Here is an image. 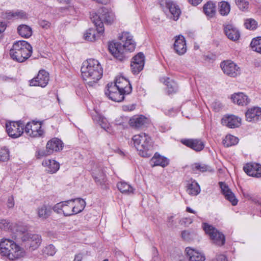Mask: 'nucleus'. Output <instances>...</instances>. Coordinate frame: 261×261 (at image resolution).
<instances>
[{"mask_svg":"<svg viewBox=\"0 0 261 261\" xmlns=\"http://www.w3.org/2000/svg\"><path fill=\"white\" fill-rule=\"evenodd\" d=\"M91 19L94 23L96 29H89L84 34L85 39L94 41L97 38L104 33L103 23L111 24L114 20V15L110 12L108 9L102 7L98 11L97 13L93 14Z\"/></svg>","mask_w":261,"mask_h":261,"instance_id":"f257e3e1","label":"nucleus"},{"mask_svg":"<svg viewBox=\"0 0 261 261\" xmlns=\"http://www.w3.org/2000/svg\"><path fill=\"white\" fill-rule=\"evenodd\" d=\"M81 73L87 84L93 86L102 77L103 70L99 62L94 59L87 60L83 63Z\"/></svg>","mask_w":261,"mask_h":261,"instance_id":"f03ea898","label":"nucleus"},{"mask_svg":"<svg viewBox=\"0 0 261 261\" xmlns=\"http://www.w3.org/2000/svg\"><path fill=\"white\" fill-rule=\"evenodd\" d=\"M133 36L128 32H123L120 39L124 42L122 44L119 42H111L109 44V50L111 54L120 61L124 58V51H133L136 47V43Z\"/></svg>","mask_w":261,"mask_h":261,"instance_id":"7ed1b4c3","label":"nucleus"},{"mask_svg":"<svg viewBox=\"0 0 261 261\" xmlns=\"http://www.w3.org/2000/svg\"><path fill=\"white\" fill-rule=\"evenodd\" d=\"M0 254L10 260L20 259L25 255L24 250L13 241L5 239L0 243Z\"/></svg>","mask_w":261,"mask_h":261,"instance_id":"20e7f679","label":"nucleus"},{"mask_svg":"<svg viewBox=\"0 0 261 261\" xmlns=\"http://www.w3.org/2000/svg\"><path fill=\"white\" fill-rule=\"evenodd\" d=\"M132 141L140 156L149 158L151 155L150 150L153 147V142L147 134L142 133L135 135L132 138Z\"/></svg>","mask_w":261,"mask_h":261,"instance_id":"39448f33","label":"nucleus"},{"mask_svg":"<svg viewBox=\"0 0 261 261\" xmlns=\"http://www.w3.org/2000/svg\"><path fill=\"white\" fill-rule=\"evenodd\" d=\"M32 53V47L24 40L16 41L10 50L11 58L18 62L27 60Z\"/></svg>","mask_w":261,"mask_h":261,"instance_id":"423d86ee","label":"nucleus"},{"mask_svg":"<svg viewBox=\"0 0 261 261\" xmlns=\"http://www.w3.org/2000/svg\"><path fill=\"white\" fill-rule=\"evenodd\" d=\"M203 228L213 241V243L218 246H222L225 244V238L224 235L219 232L213 226L206 223H203Z\"/></svg>","mask_w":261,"mask_h":261,"instance_id":"0eeeda50","label":"nucleus"},{"mask_svg":"<svg viewBox=\"0 0 261 261\" xmlns=\"http://www.w3.org/2000/svg\"><path fill=\"white\" fill-rule=\"evenodd\" d=\"M6 128L9 136L15 139L20 137L24 132V123L21 121L7 122Z\"/></svg>","mask_w":261,"mask_h":261,"instance_id":"6e6552de","label":"nucleus"},{"mask_svg":"<svg viewBox=\"0 0 261 261\" xmlns=\"http://www.w3.org/2000/svg\"><path fill=\"white\" fill-rule=\"evenodd\" d=\"M107 87V89L105 91V94L109 99L116 102H121L124 100L126 94L116 88L113 83H108Z\"/></svg>","mask_w":261,"mask_h":261,"instance_id":"1a4fd4ad","label":"nucleus"},{"mask_svg":"<svg viewBox=\"0 0 261 261\" xmlns=\"http://www.w3.org/2000/svg\"><path fill=\"white\" fill-rule=\"evenodd\" d=\"M41 122L33 121L28 122L24 127V132L31 137H39L43 133L41 129Z\"/></svg>","mask_w":261,"mask_h":261,"instance_id":"9d476101","label":"nucleus"},{"mask_svg":"<svg viewBox=\"0 0 261 261\" xmlns=\"http://www.w3.org/2000/svg\"><path fill=\"white\" fill-rule=\"evenodd\" d=\"M22 241L25 243V246L34 250L38 248L41 243V238L38 234L25 233L21 237Z\"/></svg>","mask_w":261,"mask_h":261,"instance_id":"9b49d317","label":"nucleus"},{"mask_svg":"<svg viewBox=\"0 0 261 261\" xmlns=\"http://www.w3.org/2000/svg\"><path fill=\"white\" fill-rule=\"evenodd\" d=\"M49 80V73L44 70H40L37 75L29 81L30 85L44 88L47 85Z\"/></svg>","mask_w":261,"mask_h":261,"instance_id":"f8f14e48","label":"nucleus"},{"mask_svg":"<svg viewBox=\"0 0 261 261\" xmlns=\"http://www.w3.org/2000/svg\"><path fill=\"white\" fill-rule=\"evenodd\" d=\"M220 66L224 73L230 76L235 77L240 74V68L230 60L222 62Z\"/></svg>","mask_w":261,"mask_h":261,"instance_id":"ddd939ff","label":"nucleus"},{"mask_svg":"<svg viewBox=\"0 0 261 261\" xmlns=\"http://www.w3.org/2000/svg\"><path fill=\"white\" fill-rule=\"evenodd\" d=\"M113 85L126 95L129 94L132 91V87L129 82L123 76L117 77Z\"/></svg>","mask_w":261,"mask_h":261,"instance_id":"4468645a","label":"nucleus"},{"mask_svg":"<svg viewBox=\"0 0 261 261\" xmlns=\"http://www.w3.org/2000/svg\"><path fill=\"white\" fill-rule=\"evenodd\" d=\"M244 172L248 175L257 178L261 177V165L255 163H249L243 167Z\"/></svg>","mask_w":261,"mask_h":261,"instance_id":"2eb2a0df","label":"nucleus"},{"mask_svg":"<svg viewBox=\"0 0 261 261\" xmlns=\"http://www.w3.org/2000/svg\"><path fill=\"white\" fill-rule=\"evenodd\" d=\"M148 119L143 115H134L129 120V125L136 129L142 128L146 126Z\"/></svg>","mask_w":261,"mask_h":261,"instance_id":"dca6fc26","label":"nucleus"},{"mask_svg":"<svg viewBox=\"0 0 261 261\" xmlns=\"http://www.w3.org/2000/svg\"><path fill=\"white\" fill-rule=\"evenodd\" d=\"M181 142L186 146L197 152L200 151L204 147V143L200 139H185L181 140Z\"/></svg>","mask_w":261,"mask_h":261,"instance_id":"f3484780","label":"nucleus"},{"mask_svg":"<svg viewBox=\"0 0 261 261\" xmlns=\"http://www.w3.org/2000/svg\"><path fill=\"white\" fill-rule=\"evenodd\" d=\"M223 30L225 34L228 39L232 41L239 40L240 37V33L239 30L232 24H224Z\"/></svg>","mask_w":261,"mask_h":261,"instance_id":"a211bd4d","label":"nucleus"},{"mask_svg":"<svg viewBox=\"0 0 261 261\" xmlns=\"http://www.w3.org/2000/svg\"><path fill=\"white\" fill-rule=\"evenodd\" d=\"M92 175L97 185L105 186L107 179L102 167H98L93 169L92 171Z\"/></svg>","mask_w":261,"mask_h":261,"instance_id":"6ab92c4d","label":"nucleus"},{"mask_svg":"<svg viewBox=\"0 0 261 261\" xmlns=\"http://www.w3.org/2000/svg\"><path fill=\"white\" fill-rule=\"evenodd\" d=\"M174 49L179 55H184L187 51V46L184 37L179 35L175 37Z\"/></svg>","mask_w":261,"mask_h":261,"instance_id":"aec40b11","label":"nucleus"},{"mask_svg":"<svg viewBox=\"0 0 261 261\" xmlns=\"http://www.w3.org/2000/svg\"><path fill=\"white\" fill-rule=\"evenodd\" d=\"M246 120L249 122H257L261 119V108L253 107L249 109L245 113Z\"/></svg>","mask_w":261,"mask_h":261,"instance_id":"412c9836","label":"nucleus"},{"mask_svg":"<svg viewBox=\"0 0 261 261\" xmlns=\"http://www.w3.org/2000/svg\"><path fill=\"white\" fill-rule=\"evenodd\" d=\"M222 192L224 195L225 198L230 201L232 205H236L238 200L236 198L234 194L232 192L228 186L222 182L219 183Z\"/></svg>","mask_w":261,"mask_h":261,"instance_id":"4be33fe9","label":"nucleus"},{"mask_svg":"<svg viewBox=\"0 0 261 261\" xmlns=\"http://www.w3.org/2000/svg\"><path fill=\"white\" fill-rule=\"evenodd\" d=\"M63 147V143L60 139L54 138L48 141L46 144L47 153L50 154L54 151H58Z\"/></svg>","mask_w":261,"mask_h":261,"instance_id":"5701e85b","label":"nucleus"},{"mask_svg":"<svg viewBox=\"0 0 261 261\" xmlns=\"http://www.w3.org/2000/svg\"><path fill=\"white\" fill-rule=\"evenodd\" d=\"M185 251L190 261H204L205 259L203 253L191 247H187Z\"/></svg>","mask_w":261,"mask_h":261,"instance_id":"b1692460","label":"nucleus"},{"mask_svg":"<svg viewBox=\"0 0 261 261\" xmlns=\"http://www.w3.org/2000/svg\"><path fill=\"white\" fill-rule=\"evenodd\" d=\"M37 216L42 220L47 219L52 213V207L48 204H43L36 210Z\"/></svg>","mask_w":261,"mask_h":261,"instance_id":"393cba45","label":"nucleus"},{"mask_svg":"<svg viewBox=\"0 0 261 261\" xmlns=\"http://www.w3.org/2000/svg\"><path fill=\"white\" fill-rule=\"evenodd\" d=\"M165 5L166 8L169 10L171 15V17L174 20H177L181 13L180 10L178 6L170 0H165Z\"/></svg>","mask_w":261,"mask_h":261,"instance_id":"a878e982","label":"nucleus"},{"mask_svg":"<svg viewBox=\"0 0 261 261\" xmlns=\"http://www.w3.org/2000/svg\"><path fill=\"white\" fill-rule=\"evenodd\" d=\"M223 125L230 128L239 127L241 124V119L233 115L225 116L221 120Z\"/></svg>","mask_w":261,"mask_h":261,"instance_id":"bb28decb","label":"nucleus"},{"mask_svg":"<svg viewBox=\"0 0 261 261\" xmlns=\"http://www.w3.org/2000/svg\"><path fill=\"white\" fill-rule=\"evenodd\" d=\"M150 163L153 166H160L165 167L168 165L169 161L167 158L155 153L151 158Z\"/></svg>","mask_w":261,"mask_h":261,"instance_id":"cd10ccee","label":"nucleus"},{"mask_svg":"<svg viewBox=\"0 0 261 261\" xmlns=\"http://www.w3.org/2000/svg\"><path fill=\"white\" fill-rule=\"evenodd\" d=\"M74 201H77V204L72 207L71 210V213H70L71 214H72V215L81 212L84 209L86 204L85 201L84 199L80 198L71 199L70 200L66 201V202H68V203H69V202H70Z\"/></svg>","mask_w":261,"mask_h":261,"instance_id":"c85d7f7f","label":"nucleus"},{"mask_svg":"<svg viewBox=\"0 0 261 261\" xmlns=\"http://www.w3.org/2000/svg\"><path fill=\"white\" fill-rule=\"evenodd\" d=\"M231 99L234 103H237L238 105L246 106L250 102L248 96L243 93L233 94Z\"/></svg>","mask_w":261,"mask_h":261,"instance_id":"c756f323","label":"nucleus"},{"mask_svg":"<svg viewBox=\"0 0 261 261\" xmlns=\"http://www.w3.org/2000/svg\"><path fill=\"white\" fill-rule=\"evenodd\" d=\"M42 165L46 167V170L50 174L56 173L60 167L59 163L55 160H45L42 162Z\"/></svg>","mask_w":261,"mask_h":261,"instance_id":"7c9ffc66","label":"nucleus"},{"mask_svg":"<svg viewBox=\"0 0 261 261\" xmlns=\"http://www.w3.org/2000/svg\"><path fill=\"white\" fill-rule=\"evenodd\" d=\"M167 86V91L169 94L175 93L178 90L177 84L168 77H163L160 80Z\"/></svg>","mask_w":261,"mask_h":261,"instance_id":"2f4dec72","label":"nucleus"},{"mask_svg":"<svg viewBox=\"0 0 261 261\" xmlns=\"http://www.w3.org/2000/svg\"><path fill=\"white\" fill-rule=\"evenodd\" d=\"M203 12L207 16L212 17L216 14V4L212 2H208L203 6Z\"/></svg>","mask_w":261,"mask_h":261,"instance_id":"473e14b6","label":"nucleus"},{"mask_svg":"<svg viewBox=\"0 0 261 261\" xmlns=\"http://www.w3.org/2000/svg\"><path fill=\"white\" fill-rule=\"evenodd\" d=\"M67 204H68V202H66V201L58 203L52 207V210L58 214H60L61 211H62L65 216H71L72 214L66 211L65 208L67 207Z\"/></svg>","mask_w":261,"mask_h":261,"instance_id":"72a5a7b5","label":"nucleus"},{"mask_svg":"<svg viewBox=\"0 0 261 261\" xmlns=\"http://www.w3.org/2000/svg\"><path fill=\"white\" fill-rule=\"evenodd\" d=\"M218 11L222 16H227L230 11V5L226 1H222L218 3Z\"/></svg>","mask_w":261,"mask_h":261,"instance_id":"f704fd0d","label":"nucleus"},{"mask_svg":"<svg viewBox=\"0 0 261 261\" xmlns=\"http://www.w3.org/2000/svg\"><path fill=\"white\" fill-rule=\"evenodd\" d=\"M18 33L22 37L29 38L32 34V29L28 25L21 24L17 28Z\"/></svg>","mask_w":261,"mask_h":261,"instance_id":"c9c22d12","label":"nucleus"},{"mask_svg":"<svg viewBox=\"0 0 261 261\" xmlns=\"http://www.w3.org/2000/svg\"><path fill=\"white\" fill-rule=\"evenodd\" d=\"M187 191L189 195L196 196L200 192V186L198 183L195 181H192L191 183L188 184Z\"/></svg>","mask_w":261,"mask_h":261,"instance_id":"e433bc0d","label":"nucleus"},{"mask_svg":"<svg viewBox=\"0 0 261 261\" xmlns=\"http://www.w3.org/2000/svg\"><path fill=\"white\" fill-rule=\"evenodd\" d=\"M118 190L122 193H133L134 189L128 184L124 181H120L117 185Z\"/></svg>","mask_w":261,"mask_h":261,"instance_id":"4c0bfd02","label":"nucleus"},{"mask_svg":"<svg viewBox=\"0 0 261 261\" xmlns=\"http://www.w3.org/2000/svg\"><path fill=\"white\" fill-rule=\"evenodd\" d=\"M192 170L193 171L204 172H214V170L208 165L204 164L196 163L192 165Z\"/></svg>","mask_w":261,"mask_h":261,"instance_id":"58836bf2","label":"nucleus"},{"mask_svg":"<svg viewBox=\"0 0 261 261\" xmlns=\"http://www.w3.org/2000/svg\"><path fill=\"white\" fill-rule=\"evenodd\" d=\"M5 15V17L8 19L12 18H22L25 16V14L23 11L18 10L16 11L6 12Z\"/></svg>","mask_w":261,"mask_h":261,"instance_id":"ea45409f","label":"nucleus"},{"mask_svg":"<svg viewBox=\"0 0 261 261\" xmlns=\"http://www.w3.org/2000/svg\"><path fill=\"white\" fill-rule=\"evenodd\" d=\"M238 138L232 135H227L223 140V144L225 147H229L236 145L238 142Z\"/></svg>","mask_w":261,"mask_h":261,"instance_id":"a19ab883","label":"nucleus"},{"mask_svg":"<svg viewBox=\"0 0 261 261\" xmlns=\"http://www.w3.org/2000/svg\"><path fill=\"white\" fill-rule=\"evenodd\" d=\"M250 46L254 51L261 54V37L253 39Z\"/></svg>","mask_w":261,"mask_h":261,"instance_id":"79ce46f5","label":"nucleus"},{"mask_svg":"<svg viewBox=\"0 0 261 261\" xmlns=\"http://www.w3.org/2000/svg\"><path fill=\"white\" fill-rule=\"evenodd\" d=\"M235 3L242 11H246L249 9V2L246 0H235Z\"/></svg>","mask_w":261,"mask_h":261,"instance_id":"37998d69","label":"nucleus"},{"mask_svg":"<svg viewBox=\"0 0 261 261\" xmlns=\"http://www.w3.org/2000/svg\"><path fill=\"white\" fill-rule=\"evenodd\" d=\"M144 67V65L143 64H139V63H136L132 62L131 63V69L132 72L134 74H138L139 73Z\"/></svg>","mask_w":261,"mask_h":261,"instance_id":"c03bdc74","label":"nucleus"},{"mask_svg":"<svg viewBox=\"0 0 261 261\" xmlns=\"http://www.w3.org/2000/svg\"><path fill=\"white\" fill-rule=\"evenodd\" d=\"M43 252L45 254L53 256L56 253V249L53 245H49L43 249Z\"/></svg>","mask_w":261,"mask_h":261,"instance_id":"a18cd8bd","label":"nucleus"},{"mask_svg":"<svg viewBox=\"0 0 261 261\" xmlns=\"http://www.w3.org/2000/svg\"><path fill=\"white\" fill-rule=\"evenodd\" d=\"M244 25L247 29L254 30L257 27V22L255 20L250 18L246 20Z\"/></svg>","mask_w":261,"mask_h":261,"instance_id":"49530a36","label":"nucleus"},{"mask_svg":"<svg viewBox=\"0 0 261 261\" xmlns=\"http://www.w3.org/2000/svg\"><path fill=\"white\" fill-rule=\"evenodd\" d=\"M144 58L145 57L142 53H139L137 55L133 57L132 62L139 64H143L144 65Z\"/></svg>","mask_w":261,"mask_h":261,"instance_id":"de8ad7c7","label":"nucleus"},{"mask_svg":"<svg viewBox=\"0 0 261 261\" xmlns=\"http://www.w3.org/2000/svg\"><path fill=\"white\" fill-rule=\"evenodd\" d=\"M9 159V151L7 149H2L0 152V161H7Z\"/></svg>","mask_w":261,"mask_h":261,"instance_id":"09e8293b","label":"nucleus"},{"mask_svg":"<svg viewBox=\"0 0 261 261\" xmlns=\"http://www.w3.org/2000/svg\"><path fill=\"white\" fill-rule=\"evenodd\" d=\"M0 228L5 230H8L10 228L11 224L8 220H0Z\"/></svg>","mask_w":261,"mask_h":261,"instance_id":"8fccbe9b","label":"nucleus"},{"mask_svg":"<svg viewBox=\"0 0 261 261\" xmlns=\"http://www.w3.org/2000/svg\"><path fill=\"white\" fill-rule=\"evenodd\" d=\"M242 194L243 195V196L245 198L247 199L248 200H251L253 201H255V200H256L255 198L254 197V196L252 194H251L248 191H242Z\"/></svg>","mask_w":261,"mask_h":261,"instance_id":"3c124183","label":"nucleus"},{"mask_svg":"<svg viewBox=\"0 0 261 261\" xmlns=\"http://www.w3.org/2000/svg\"><path fill=\"white\" fill-rule=\"evenodd\" d=\"M39 24L41 27L45 29H48L50 28L51 23L45 20H40L39 21Z\"/></svg>","mask_w":261,"mask_h":261,"instance_id":"603ef678","label":"nucleus"},{"mask_svg":"<svg viewBox=\"0 0 261 261\" xmlns=\"http://www.w3.org/2000/svg\"><path fill=\"white\" fill-rule=\"evenodd\" d=\"M14 206V200L13 196L9 197L7 200V206L8 208H13Z\"/></svg>","mask_w":261,"mask_h":261,"instance_id":"864d4df0","label":"nucleus"},{"mask_svg":"<svg viewBox=\"0 0 261 261\" xmlns=\"http://www.w3.org/2000/svg\"><path fill=\"white\" fill-rule=\"evenodd\" d=\"M135 105H130L127 106H123L122 107V109L124 111H132L135 110Z\"/></svg>","mask_w":261,"mask_h":261,"instance_id":"5fc2aeb1","label":"nucleus"},{"mask_svg":"<svg viewBox=\"0 0 261 261\" xmlns=\"http://www.w3.org/2000/svg\"><path fill=\"white\" fill-rule=\"evenodd\" d=\"M215 261H227L226 257L224 255L220 254L218 255Z\"/></svg>","mask_w":261,"mask_h":261,"instance_id":"6e6d98bb","label":"nucleus"},{"mask_svg":"<svg viewBox=\"0 0 261 261\" xmlns=\"http://www.w3.org/2000/svg\"><path fill=\"white\" fill-rule=\"evenodd\" d=\"M189 235L190 233L188 231L184 230L181 232V237L185 240H188Z\"/></svg>","mask_w":261,"mask_h":261,"instance_id":"4d7b16f0","label":"nucleus"},{"mask_svg":"<svg viewBox=\"0 0 261 261\" xmlns=\"http://www.w3.org/2000/svg\"><path fill=\"white\" fill-rule=\"evenodd\" d=\"M83 257V255L82 253H78L77 254L75 255L73 261H82Z\"/></svg>","mask_w":261,"mask_h":261,"instance_id":"13d9d810","label":"nucleus"},{"mask_svg":"<svg viewBox=\"0 0 261 261\" xmlns=\"http://www.w3.org/2000/svg\"><path fill=\"white\" fill-rule=\"evenodd\" d=\"M189 2L193 6H197L200 4L202 0H188Z\"/></svg>","mask_w":261,"mask_h":261,"instance_id":"bf43d9fd","label":"nucleus"},{"mask_svg":"<svg viewBox=\"0 0 261 261\" xmlns=\"http://www.w3.org/2000/svg\"><path fill=\"white\" fill-rule=\"evenodd\" d=\"M6 28V24L2 22H0V34L3 33L5 30Z\"/></svg>","mask_w":261,"mask_h":261,"instance_id":"052dcab7","label":"nucleus"},{"mask_svg":"<svg viewBox=\"0 0 261 261\" xmlns=\"http://www.w3.org/2000/svg\"><path fill=\"white\" fill-rule=\"evenodd\" d=\"M186 211L187 212H189V213H193V214H195L196 213V212L194 210H193L191 208H190V207H187L186 208Z\"/></svg>","mask_w":261,"mask_h":261,"instance_id":"680f3d73","label":"nucleus"},{"mask_svg":"<svg viewBox=\"0 0 261 261\" xmlns=\"http://www.w3.org/2000/svg\"><path fill=\"white\" fill-rule=\"evenodd\" d=\"M71 0H58V2L61 3L69 4Z\"/></svg>","mask_w":261,"mask_h":261,"instance_id":"e2e57ef3","label":"nucleus"},{"mask_svg":"<svg viewBox=\"0 0 261 261\" xmlns=\"http://www.w3.org/2000/svg\"><path fill=\"white\" fill-rule=\"evenodd\" d=\"M173 218V216H171L168 218V221L169 223H170V225H172V219Z\"/></svg>","mask_w":261,"mask_h":261,"instance_id":"0e129e2a","label":"nucleus"},{"mask_svg":"<svg viewBox=\"0 0 261 261\" xmlns=\"http://www.w3.org/2000/svg\"><path fill=\"white\" fill-rule=\"evenodd\" d=\"M25 230H26L25 228H23L21 229H19L18 227L16 229L17 231H20L22 233L24 232Z\"/></svg>","mask_w":261,"mask_h":261,"instance_id":"69168bd1","label":"nucleus"},{"mask_svg":"<svg viewBox=\"0 0 261 261\" xmlns=\"http://www.w3.org/2000/svg\"><path fill=\"white\" fill-rule=\"evenodd\" d=\"M65 209H66V212H67V213H71V211H69V207H68V205H67V207L65 208Z\"/></svg>","mask_w":261,"mask_h":261,"instance_id":"338daca9","label":"nucleus"},{"mask_svg":"<svg viewBox=\"0 0 261 261\" xmlns=\"http://www.w3.org/2000/svg\"><path fill=\"white\" fill-rule=\"evenodd\" d=\"M185 219L188 220L190 224L192 223V220L191 219L185 218Z\"/></svg>","mask_w":261,"mask_h":261,"instance_id":"774afa93","label":"nucleus"}]
</instances>
